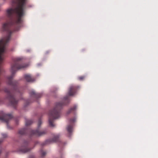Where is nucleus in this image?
<instances>
[{
	"label": "nucleus",
	"mask_w": 158,
	"mask_h": 158,
	"mask_svg": "<svg viewBox=\"0 0 158 158\" xmlns=\"http://www.w3.org/2000/svg\"><path fill=\"white\" fill-rule=\"evenodd\" d=\"M64 99L65 100H66V99H67V98H66V97H65V98H64Z\"/></svg>",
	"instance_id": "obj_22"
},
{
	"label": "nucleus",
	"mask_w": 158,
	"mask_h": 158,
	"mask_svg": "<svg viewBox=\"0 0 158 158\" xmlns=\"http://www.w3.org/2000/svg\"><path fill=\"white\" fill-rule=\"evenodd\" d=\"M2 150L1 149H0V154L1 153Z\"/></svg>",
	"instance_id": "obj_21"
},
{
	"label": "nucleus",
	"mask_w": 158,
	"mask_h": 158,
	"mask_svg": "<svg viewBox=\"0 0 158 158\" xmlns=\"http://www.w3.org/2000/svg\"><path fill=\"white\" fill-rule=\"evenodd\" d=\"M47 132V130L45 129L41 131H39L38 129L33 130L31 131V134L36 136L39 137L45 135Z\"/></svg>",
	"instance_id": "obj_5"
},
{
	"label": "nucleus",
	"mask_w": 158,
	"mask_h": 158,
	"mask_svg": "<svg viewBox=\"0 0 158 158\" xmlns=\"http://www.w3.org/2000/svg\"><path fill=\"white\" fill-rule=\"evenodd\" d=\"M84 77H85L83 76L80 77H78V79L79 80L81 81L84 78Z\"/></svg>",
	"instance_id": "obj_17"
},
{
	"label": "nucleus",
	"mask_w": 158,
	"mask_h": 158,
	"mask_svg": "<svg viewBox=\"0 0 158 158\" xmlns=\"http://www.w3.org/2000/svg\"><path fill=\"white\" fill-rule=\"evenodd\" d=\"M77 108V106L74 105V107L73 108H70L67 112V114H69L72 111L76 109Z\"/></svg>",
	"instance_id": "obj_12"
},
{
	"label": "nucleus",
	"mask_w": 158,
	"mask_h": 158,
	"mask_svg": "<svg viewBox=\"0 0 158 158\" xmlns=\"http://www.w3.org/2000/svg\"><path fill=\"white\" fill-rule=\"evenodd\" d=\"M12 62L11 64L10 72L11 75L7 77L6 83L7 85L13 88V90H10L7 87L4 89V91L6 93V98L8 99L10 104L14 108L17 104L18 101L14 97V95L19 93V89L17 88L18 82L16 81H12L13 77L16 72L19 69H23L28 67L29 64L23 63L25 58L23 57H16L12 58Z\"/></svg>",
	"instance_id": "obj_1"
},
{
	"label": "nucleus",
	"mask_w": 158,
	"mask_h": 158,
	"mask_svg": "<svg viewBox=\"0 0 158 158\" xmlns=\"http://www.w3.org/2000/svg\"><path fill=\"white\" fill-rule=\"evenodd\" d=\"M59 137V135L58 134L56 135H54L53 139L47 140L45 142V144H48L53 142H56L58 140Z\"/></svg>",
	"instance_id": "obj_8"
},
{
	"label": "nucleus",
	"mask_w": 158,
	"mask_h": 158,
	"mask_svg": "<svg viewBox=\"0 0 158 158\" xmlns=\"http://www.w3.org/2000/svg\"><path fill=\"white\" fill-rule=\"evenodd\" d=\"M76 117L69 119V124L67 127V130L69 134H71L72 132L73 123L76 121Z\"/></svg>",
	"instance_id": "obj_6"
},
{
	"label": "nucleus",
	"mask_w": 158,
	"mask_h": 158,
	"mask_svg": "<svg viewBox=\"0 0 158 158\" xmlns=\"http://www.w3.org/2000/svg\"><path fill=\"white\" fill-rule=\"evenodd\" d=\"M3 140V139H0V143L2 142Z\"/></svg>",
	"instance_id": "obj_18"
},
{
	"label": "nucleus",
	"mask_w": 158,
	"mask_h": 158,
	"mask_svg": "<svg viewBox=\"0 0 158 158\" xmlns=\"http://www.w3.org/2000/svg\"><path fill=\"white\" fill-rule=\"evenodd\" d=\"M2 137L4 138H6L8 137V135L6 133H2Z\"/></svg>",
	"instance_id": "obj_15"
},
{
	"label": "nucleus",
	"mask_w": 158,
	"mask_h": 158,
	"mask_svg": "<svg viewBox=\"0 0 158 158\" xmlns=\"http://www.w3.org/2000/svg\"><path fill=\"white\" fill-rule=\"evenodd\" d=\"M38 65H39V64H38Z\"/></svg>",
	"instance_id": "obj_23"
},
{
	"label": "nucleus",
	"mask_w": 158,
	"mask_h": 158,
	"mask_svg": "<svg viewBox=\"0 0 158 158\" xmlns=\"http://www.w3.org/2000/svg\"><path fill=\"white\" fill-rule=\"evenodd\" d=\"M40 153L42 157H43L46 154V152L43 150H41L40 151Z\"/></svg>",
	"instance_id": "obj_14"
},
{
	"label": "nucleus",
	"mask_w": 158,
	"mask_h": 158,
	"mask_svg": "<svg viewBox=\"0 0 158 158\" xmlns=\"http://www.w3.org/2000/svg\"><path fill=\"white\" fill-rule=\"evenodd\" d=\"M29 158H34V157L33 156H31Z\"/></svg>",
	"instance_id": "obj_19"
},
{
	"label": "nucleus",
	"mask_w": 158,
	"mask_h": 158,
	"mask_svg": "<svg viewBox=\"0 0 158 158\" xmlns=\"http://www.w3.org/2000/svg\"><path fill=\"white\" fill-rule=\"evenodd\" d=\"M19 30V28H16V29L15 30V31H17Z\"/></svg>",
	"instance_id": "obj_20"
},
{
	"label": "nucleus",
	"mask_w": 158,
	"mask_h": 158,
	"mask_svg": "<svg viewBox=\"0 0 158 158\" xmlns=\"http://www.w3.org/2000/svg\"><path fill=\"white\" fill-rule=\"evenodd\" d=\"M78 88H79V87L78 86L73 85L70 86L68 92L69 95L70 96L74 95L76 92V89Z\"/></svg>",
	"instance_id": "obj_7"
},
{
	"label": "nucleus",
	"mask_w": 158,
	"mask_h": 158,
	"mask_svg": "<svg viewBox=\"0 0 158 158\" xmlns=\"http://www.w3.org/2000/svg\"><path fill=\"white\" fill-rule=\"evenodd\" d=\"M42 123V121L41 120H39L38 121V126L39 127H40Z\"/></svg>",
	"instance_id": "obj_16"
},
{
	"label": "nucleus",
	"mask_w": 158,
	"mask_h": 158,
	"mask_svg": "<svg viewBox=\"0 0 158 158\" xmlns=\"http://www.w3.org/2000/svg\"><path fill=\"white\" fill-rule=\"evenodd\" d=\"M66 104L61 102H58L56 104L55 107L50 110L49 113V124L51 127H55V124L53 123L52 119H55L58 118L60 116V110L62 106Z\"/></svg>",
	"instance_id": "obj_2"
},
{
	"label": "nucleus",
	"mask_w": 158,
	"mask_h": 158,
	"mask_svg": "<svg viewBox=\"0 0 158 158\" xmlns=\"http://www.w3.org/2000/svg\"><path fill=\"white\" fill-rule=\"evenodd\" d=\"M33 123L32 120H26L25 122V125L28 126L31 124Z\"/></svg>",
	"instance_id": "obj_13"
},
{
	"label": "nucleus",
	"mask_w": 158,
	"mask_h": 158,
	"mask_svg": "<svg viewBox=\"0 0 158 158\" xmlns=\"http://www.w3.org/2000/svg\"><path fill=\"white\" fill-rule=\"evenodd\" d=\"M24 77L25 80L28 82H32L35 80L33 78L31 77L30 74H26L24 75Z\"/></svg>",
	"instance_id": "obj_10"
},
{
	"label": "nucleus",
	"mask_w": 158,
	"mask_h": 158,
	"mask_svg": "<svg viewBox=\"0 0 158 158\" xmlns=\"http://www.w3.org/2000/svg\"><path fill=\"white\" fill-rule=\"evenodd\" d=\"M27 131V129L23 128L19 130V133L20 135H23L25 134Z\"/></svg>",
	"instance_id": "obj_11"
},
{
	"label": "nucleus",
	"mask_w": 158,
	"mask_h": 158,
	"mask_svg": "<svg viewBox=\"0 0 158 158\" xmlns=\"http://www.w3.org/2000/svg\"><path fill=\"white\" fill-rule=\"evenodd\" d=\"M28 143L27 141H24L22 145L19 149L18 152L22 153H25L30 151L32 148L28 147Z\"/></svg>",
	"instance_id": "obj_4"
},
{
	"label": "nucleus",
	"mask_w": 158,
	"mask_h": 158,
	"mask_svg": "<svg viewBox=\"0 0 158 158\" xmlns=\"http://www.w3.org/2000/svg\"><path fill=\"white\" fill-rule=\"evenodd\" d=\"M29 94L31 97L33 98H38L42 96L41 94H36L34 91L32 90L29 93Z\"/></svg>",
	"instance_id": "obj_9"
},
{
	"label": "nucleus",
	"mask_w": 158,
	"mask_h": 158,
	"mask_svg": "<svg viewBox=\"0 0 158 158\" xmlns=\"http://www.w3.org/2000/svg\"><path fill=\"white\" fill-rule=\"evenodd\" d=\"M13 118V116L10 114H6L2 113V117H0V120L5 123L7 124V127L8 129H10V127L8 125L9 121Z\"/></svg>",
	"instance_id": "obj_3"
}]
</instances>
